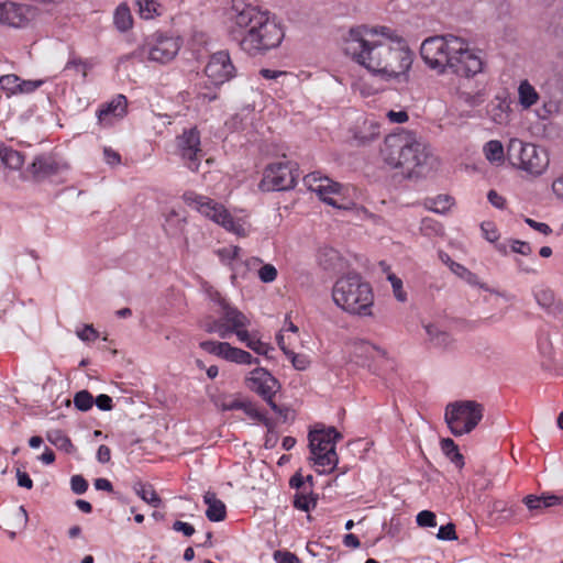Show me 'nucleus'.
Segmentation results:
<instances>
[{
    "mask_svg": "<svg viewBox=\"0 0 563 563\" xmlns=\"http://www.w3.org/2000/svg\"><path fill=\"white\" fill-rule=\"evenodd\" d=\"M511 250L522 255H529L532 252L529 243L518 240L512 241Z\"/></svg>",
    "mask_w": 563,
    "mask_h": 563,
    "instance_id": "nucleus-59",
    "label": "nucleus"
},
{
    "mask_svg": "<svg viewBox=\"0 0 563 563\" xmlns=\"http://www.w3.org/2000/svg\"><path fill=\"white\" fill-rule=\"evenodd\" d=\"M111 459V450L109 446L101 444L97 451V460L100 463H108Z\"/></svg>",
    "mask_w": 563,
    "mask_h": 563,
    "instance_id": "nucleus-63",
    "label": "nucleus"
},
{
    "mask_svg": "<svg viewBox=\"0 0 563 563\" xmlns=\"http://www.w3.org/2000/svg\"><path fill=\"white\" fill-rule=\"evenodd\" d=\"M462 47V37L448 34L426 38L420 47V55L426 65L443 74L450 65L451 57Z\"/></svg>",
    "mask_w": 563,
    "mask_h": 563,
    "instance_id": "nucleus-7",
    "label": "nucleus"
},
{
    "mask_svg": "<svg viewBox=\"0 0 563 563\" xmlns=\"http://www.w3.org/2000/svg\"><path fill=\"white\" fill-rule=\"evenodd\" d=\"M380 156L387 166L399 169L407 178L420 176L430 158L427 146L415 133L405 130L385 137Z\"/></svg>",
    "mask_w": 563,
    "mask_h": 563,
    "instance_id": "nucleus-2",
    "label": "nucleus"
},
{
    "mask_svg": "<svg viewBox=\"0 0 563 563\" xmlns=\"http://www.w3.org/2000/svg\"><path fill=\"white\" fill-rule=\"evenodd\" d=\"M220 261L234 269V263L241 260V249L236 245H229L216 251Z\"/></svg>",
    "mask_w": 563,
    "mask_h": 563,
    "instance_id": "nucleus-38",
    "label": "nucleus"
},
{
    "mask_svg": "<svg viewBox=\"0 0 563 563\" xmlns=\"http://www.w3.org/2000/svg\"><path fill=\"white\" fill-rule=\"evenodd\" d=\"M175 155L190 172H199L206 153L202 148L200 131L196 126L185 129L176 136Z\"/></svg>",
    "mask_w": 563,
    "mask_h": 563,
    "instance_id": "nucleus-14",
    "label": "nucleus"
},
{
    "mask_svg": "<svg viewBox=\"0 0 563 563\" xmlns=\"http://www.w3.org/2000/svg\"><path fill=\"white\" fill-rule=\"evenodd\" d=\"M183 40L169 32L156 31L146 36L139 48L140 55L150 62L167 64L178 54Z\"/></svg>",
    "mask_w": 563,
    "mask_h": 563,
    "instance_id": "nucleus-12",
    "label": "nucleus"
},
{
    "mask_svg": "<svg viewBox=\"0 0 563 563\" xmlns=\"http://www.w3.org/2000/svg\"><path fill=\"white\" fill-rule=\"evenodd\" d=\"M246 386L250 390L261 396L275 412H280L274 401V396L279 387L277 379L265 368L256 367L246 377Z\"/></svg>",
    "mask_w": 563,
    "mask_h": 563,
    "instance_id": "nucleus-16",
    "label": "nucleus"
},
{
    "mask_svg": "<svg viewBox=\"0 0 563 563\" xmlns=\"http://www.w3.org/2000/svg\"><path fill=\"white\" fill-rule=\"evenodd\" d=\"M183 200L187 206L196 209L202 216L220 224L225 230L238 235H244L243 224L236 221L223 205L195 191H186L183 195Z\"/></svg>",
    "mask_w": 563,
    "mask_h": 563,
    "instance_id": "nucleus-11",
    "label": "nucleus"
},
{
    "mask_svg": "<svg viewBox=\"0 0 563 563\" xmlns=\"http://www.w3.org/2000/svg\"><path fill=\"white\" fill-rule=\"evenodd\" d=\"M46 439L51 444L66 453H73L75 451L71 440L62 430L48 431Z\"/></svg>",
    "mask_w": 563,
    "mask_h": 563,
    "instance_id": "nucleus-32",
    "label": "nucleus"
},
{
    "mask_svg": "<svg viewBox=\"0 0 563 563\" xmlns=\"http://www.w3.org/2000/svg\"><path fill=\"white\" fill-rule=\"evenodd\" d=\"M526 223H527L530 228H532V229H534V230L539 231L540 233H542V234H544V235H549V234H551V233H552V229H551L547 223L538 222V221H536V220H533V219H530V218H527V219H526Z\"/></svg>",
    "mask_w": 563,
    "mask_h": 563,
    "instance_id": "nucleus-57",
    "label": "nucleus"
},
{
    "mask_svg": "<svg viewBox=\"0 0 563 563\" xmlns=\"http://www.w3.org/2000/svg\"><path fill=\"white\" fill-rule=\"evenodd\" d=\"M417 523L420 527H435L437 517L434 512L430 510H422L417 515Z\"/></svg>",
    "mask_w": 563,
    "mask_h": 563,
    "instance_id": "nucleus-50",
    "label": "nucleus"
},
{
    "mask_svg": "<svg viewBox=\"0 0 563 563\" xmlns=\"http://www.w3.org/2000/svg\"><path fill=\"white\" fill-rule=\"evenodd\" d=\"M139 14L144 20H151L162 15L163 5L157 0H136Z\"/></svg>",
    "mask_w": 563,
    "mask_h": 563,
    "instance_id": "nucleus-31",
    "label": "nucleus"
},
{
    "mask_svg": "<svg viewBox=\"0 0 563 563\" xmlns=\"http://www.w3.org/2000/svg\"><path fill=\"white\" fill-rule=\"evenodd\" d=\"M75 407L81 411L91 409L93 405V397L87 390L78 391L74 397Z\"/></svg>",
    "mask_w": 563,
    "mask_h": 563,
    "instance_id": "nucleus-45",
    "label": "nucleus"
},
{
    "mask_svg": "<svg viewBox=\"0 0 563 563\" xmlns=\"http://www.w3.org/2000/svg\"><path fill=\"white\" fill-rule=\"evenodd\" d=\"M485 157L494 164H501L505 158L504 146L500 141L492 140L484 145Z\"/></svg>",
    "mask_w": 563,
    "mask_h": 563,
    "instance_id": "nucleus-34",
    "label": "nucleus"
},
{
    "mask_svg": "<svg viewBox=\"0 0 563 563\" xmlns=\"http://www.w3.org/2000/svg\"><path fill=\"white\" fill-rule=\"evenodd\" d=\"M291 363L296 369L305 371L309 365V360L305 355H294Z\"/></svg>",
    "mask_w": 563,
    "mask_h": 563,
    "instance_id": "nucleus-64",
    "label": "nucleus"
},
{
    "mask_svg": "<svg viewBox=\"0 0 563 563\" xmlns=\"http://www.w3.org/2000/svg\"><path fill=\"white\" fill-rule=\"evenodd\" d=\"M317 505V499L313 497L306 495V494H299L297 493L295 495L294 500V507L302 510V511H309L310 509L314 508Z\"/></svg>",
    "mask_w": 563,
    "mask_h": 563,
    "instance_id": "nucleus-46",
    "label": "nucleus"
},
{
    "mask_svg": "<svg viewBox=\"0 0 563 563\" xmlns=\"http://www.w3.org/2000/svg\"><path fill=\"white\" fill-rule=\"evenodd\" d=\"M113 22L120 32H126L133 26V16L126 3H121L114 11Z\"/></svg>",
    "mask_w": 563,
    "mask_h": 563,
    "instance_id": "nucleus-29",
    "label": "nucleus"
},
{
    "mask_svg": "<svg viewBox=\"0 0 563 563\" xmlns=\"http://www.w3.org/2000/svg\"><path fill=\"white\" fill-rule=\"evenodd\" d=\"M44 84V80H20L18 95H27L34 92Z\"/></svg>",
    "mask_w": 563,
    "mask_h": 563,
    "instance_id": "nucleus-49",
    "label": "nucleus"
},
{
    "mask_svg": "<svg viewBox=\"0 0 563 563\" xmlns=\"http://www.w3.org/2000/svg\"><path fill=\"white\" fill-rule=\"evenodd\" d=\"M332 299L342 310L368 317L373 314L374 294L361 275L350 273L340 277L332 288Z\"/></svg>",
    "mask_w": 563,
    "mask_h": 563,
    "instance_id": "nucleus-4",
    "label": "nucleus"
},
{
    "mask_svg": "<svg viewBox=\"0 0 563 563\" xmlns=\"http://www.w3.org/2000/svg\"><path fill=\"white\" fill-rule=\"evenodd\" d=\"M484 416L483 405L474 400H459L445 407V422L455 437L472 432Z\"/></svg>",
    "mask_w": 563,
    "mask_h": 563,
    "instance_id": "nucleus-9",
    "label": "nucleus"
},
{
    "mask_svg": "<svg viewBox=\"0 0 563 563\" xmlns=\"http://www.w3.org/2000/svg\"><path fill=\"white\" fill-rule=\"evenodd\" d=\"M77 334L82 341H93L98 338V332L92 325H86L81 331H78Z\"/></svg>",
    "mask_w": 563,
    "mask_h": 563,
    "instance_id": "nucleus-61",
    "label": "nucleus"
},
{
    "mask_svg": "<svg viewBox=\"0 0 563 563\" xmlns=\"http://www.w3.org/2000/svg\"><path fill=\"white\" fill-rule=\"evenodd\" d=\"M441 449L452 463H454L459 468L463 467V455L460 453L457 445L452 439H443L441 441Z\"/></svg>",
    "mask_w": 563,
    "mask_h": 563,
    "instance_id": "nucleus-37",
    "label": "nucleus"
},
{
    "mask_svg": "<svg viewBox=\"0 0 563 563\" xmlns=\"http://www.w3.org/2000/svg\"><path fill=\"white\" fill-rule=\"evenodd\" d=\"M343 51L354 63L385 80L407 81L415 59L407 41L388 26L351 27Z\"/></svg>",
    "mask_w": 563,
    "mask_h": 563,
    "instance_id": "nucleus-1",
    "label": "nucleus"
},
{
    "mask_svg": "<svg viewBox=\"0 0 563 563\" xmlns=\"http://www.w3.org/2000/svg\"><path fill=\"white\" fill-rule=\"evenodd\" d=\"M386 115H387L388 120L394 123H405L409 119L408 113L406 111L390 110L387 112Z\"/></svg>",
    "mask_w": 563,
    "mask_h": 563,
    "instance_id": "nucleus-60",
    "label": "nucleus"
},
{
    "mask_svg": "<svg viewBox=\"0 0 563 563\" xmlns=\"http://www.w3.org/2000/svg\"><path fill=\"white\" fill-rule=\"evenodd\" d=\"M211 400L213 405L222 411L239 410L242 401V399L235 397L234 395L227 394L213 395Z\"/></svg>",
    "mask_w": 563,
    "mask_h": 563,
    "instance_id": "nucleus-35",
    "label": "nucleus"
},
{
    "mask_svg": "<svg viewBox=\"0 0 563 563\" xmlns=\"http://www.w3.org/2000/svg\"><path fill=\"white\" fill-rule=\"evenodd\" d=\"M205 73L210 81L220 86L235 76V67L227 51H219L212 54L205 67Z\"/></svg>",
    "mask_w": 563,
    "mask_h": 563,
    "instance_id": "nucleus-19",
    "label": "nucleus"
},
{
    "mask_svg": "<svg viewBox=\"0 0 563 563\" xmlns=\"http://www.w3.org/2000/svg\"><path fill=\"white\" fill-rule=\"evenodd\" d=\"M203 501L208 506L206 517L213 522L222 521L227 517V507L212 492H207Z\"/></svg>",
    "mask_w": 563,
    "mask_h": 563,
    "instance_id": "nucleus-25",
    "label": "nucleus"
},
{
    "mask_svg": "<svg viewBox=\"0 0 563 563\" xmlns=\"http://www.w3.org/2000/svg\"><path fill=\"white\" fill-rule=\"evenodd\" d=\"M454 203V199L449 195H439L435 198L428 199L426 207L437 213H445L451 209Z\"/></svg>",
    "mask_w": 563,
    "mask_h": 563,
    "instance_id": "nucleus-36",
    "label": "nucleus"
},
{
    "mask_svg": "<svg viewBox=\"0 0 563 563\" xmlns=\"http://www.w3.org/2000/svg\"><path fill=\"white\" fill-rule=\"evenodd\" d=\"M128 112V99L124 95H117L109 102L102 103L97 110L98 122L102 126H110L121 120Z\"/></svg>",
    "mask_w": 563,
    "mask_h": 563,
    "instance_id": "nucleus-21",
    "label": "nucleus"
},
{
    "mask_svg": "<svg viewBox=\"0 0 563 563\" xmlns=\"http://www.w3.org/2000/svg\"><path fill=\"white\" fill-rule=\"evenodd\" d=\"M209 299L219 307L216 312L219 317L211 316L200 320V328L208 333H216L221 339H228L235 334L239 340L247 336L249 318L238 308L230 305L224 297L214 288L207 289Z\"/></svg>",
    "mask_w": 563,
    "mask_h": 563,
    "instance_id": "nucleus-3",
    "label": "nucleus"
},
{
    "mask_svg": "<svg viewBox=\"0 0 563 563\" xmlns=\"http://www.w3.org/2000/svg\"><path fill=\"white\" fill-rule=\"evenodd\" d=\"M274 560L276 563H300L298 556L289 551H275Z\"/></svg>",
    "mask_w": 563,
    "mask_h": 563,
    "instance_id": "nucleus-53",
    "label": "nucleus"
},
{
    "mask_svg": "<svg viewBox=\"0 0 563 563\" xmlns=\"http://www.w3.org/2000/svg\"><path fill=\"white\" fill-rule=\"evenodd\" d=\"M508 161L516 167L531 175H541L549 166L548 152L519 139H511L507 147Z\"/></svg>",
    "mask_w": 563,
    "mask_h": 563,
    "instance_id": "nucleus-10",
    "label": "nucleus"
},
{
    "mask_svg": "<svg viewBox=\"0 0 563 563\" xmlns=\"http://www.w3.org/2000/svg\"><path fill=\"white\" fill-rule=\"evenodd\" d=\"M437 537L440 540H448V541L456 540L457 536H456V531H455V526L453 523H448V525L441 526L439 528Z\"/></svg>",
    "mask_w": 563,
    "mask_h": 563,
    "instance_id": "nucleus-51",
    "label": "nucleus"
},
{
    "mask_svg": "<svg viewBox=\"0 0 563 563\" xmlns=\"http://www.w3.org/2000/svg\"><path fill=\"white\" fill-rule=\"evenodd\" d=\"M173 529L177 532H183L186 537H191L195 533V528L188 522L184 521H175L173 523Z\"/></svg>",
    "mask_w": 563,
    "mask_h": 563,
    "instance_id": "nucleus-56",
    "label": "nucleus"
},
{
    "mask_svg": "<svg viewBox=\"0 0 563 563\" xmlns=\"http://www.w3.org/2000/svg\"><path fill=\"white\" fill-rule=\"evenodd\" d=\"M522 501L531 512V516H538L543 514L545 509L560 505L562 498L553 494H542L541 496L528 495Z\"/></svg>",
    "mask_w": 563,
    "mask_h": 563,
    "instance_id": "nucleus-23",
    "label": "nucleus"
},
{
    "mask_svg": "<svg viewBox=\"0 0 563 563\" xmlns=\"http://www.w3.org/2000/svg\"><path fill=\"white\" fill-rule=\"evenodd\" d=\"M536 300L543 309L550 313L561 311V302L556 300L554 292L548 288H540L534 294Z\"/></svg>",
    "mask_w": 563,
    "mask_h": 563,
    "instance_id": "nucleus-27",
    "label": "nucleus"
},
{
    "mask_svg": "<svg viewBox=\"0 0 563 563\" xmlns=\"http://www.w3.org/2000/svg\"><path fill=\"white\" fill-rule=\"evenodd\" d=\"M71 490L81 495L88 489V482L81 475H74L70 479Z\"/></svg>",
    "mask_w": 563,
    "mask_h": 563,
    "instance_id": "nucleus-52",
    "label": "nucleus"
},
{
    "mask_svg": "<svg viewBox=\"0 0 563 563\" xmlns=\"http://www.w3.org/2000/svg\"><path fill=\"white\" fill-rule=\"evenodd\" d=\"M481 230L484 238L489 242H495L499 239L498 230L494 222L485 221L481 224Z\"/></svg>",
    "mask_w": 563,
    "mask_h": 563,
    "instance_id": "nucleus-48",
    "label": "nucleus"
},
{
    "mask_svg": "<svg viewBox=\"0 0 563 563\" xmlns=\"http://www.w3.org/2000/svg\"><path fill=\"white\" fill-rule=\"evenodd\" d=\"M0 161L5 167L19 170L24 164V155L5 143L0 142Z\"/></svg>",
    "mask_w": 563,
    "mask_h": 563,
    "instance_id": "nucleus-26",
    "label": "nucleus"
},
{
    "mask_svg": "<svg viewBox=\"0 0 563 563\" xmlns=\"http://www.w3.org/2000/svg\"><path fill=\"white\" fill-rule=\"evenodd\" d=\"M380 134V125L374 120L365 119L357 125L354 131L353 139L357 145H367L378 139Z\"/></svg>",
    "mask_w": 563,
    "mask_h": 563,
    "instance_id": "nucleus-24",
    "label": "nucleus"
},
{
    "mask_svg": "<svg viewBox=\"0 0 563 563\" xmlns=\"http://www.w3.org/2000/svg\"><path fill=\"white\" fill-rule=\"evenodd\" d=\"M341 439L342 434L334 427H323L309 432V448L314 464L321 467L318 470L319 473L329 474L336 467L339 456L335 445Z\"/></svg>",
    "mask_w": 563,
    "mask_h": 563,
    "instance_id": "nucleus-6",
    "label": "nucleus"
},
{
    "mask_svg": "<svg viewBox=\"0 0 563 563\" xmlns=\"http://www.w3.org/2000/svg\"><path fill=\"white\" fill-rule=\"evenodd\" d=\"M277 269L272 264H264L258 268V278L263 283H273L277 278Z\"/></svg>",
    "mask_w": 563,
    "mask_h": 563,
    "instance_id": "nucleus-47",
    "label": "nucleus"
},
{
    "mask_svg": "<svg viewBox=\"0 0 563 563\" xmlns=\"http://www.w3.org/2000/svg\"><path fill=\"white\" fill-rule=\"evenodd\" d=\"M269 12L244 0H232L227 11L228 32L230 37L241 47L242 38L251 34Z\"/></svg>",
    "mask_w": 563,
    "mask_h": 563,
    "instance_id": "nucleus-5",
    "label": "nucleus"
},
{
    "mask_svg": "<svg viewBox=\"0 0 563 563\" xmlns=\"http://www.w3.org/2000/svg\"><path fill=\"white\" fill-rule=\"evenodd\" d=\"M199 346L205 352L216 355L218 357H221L228 362L236 363V364H244V365H252V364H258V358H255L249 353L247 351H244L242 349L232 346L228 342H219V341H202L199 343Z\"/></svg>",
    "mask_w": 563,
    "mask_h": 563,
    "instance_id": "nucleus-18",
    "label": "nucleus"
},
{
    "mask_svg": "<svg viewBox=\"0 0 563 563\" xmlns=\"http://www.w3.org/2000/svg\"><path fill=\"white\" fill-rule=\"evenodd\" d=\"M487 198L488 201L498 209H504L506 207V199L496 190H489Z\"/></svg>",
    "mask_w": 563,
    "mask_h": 563,
    "instance_id": "nucleus-54",
    "label": "nucleus"
},
{
    "mask_svg": "<svg viewBox=\"0 0 563 563\" xmlns=\"http://www.w3.org/2000/svg\"><path fill=\"white\" fill-rule=\"evenodd\" d=\"M426 332L430 339L431 342H433L437 346H443L446 347L451 343V336L449 333L440 331L435 325L433 324H427L424 327Z\"/></svg>",
    "mask_w": 563,
    "mask_h": 563,
    "instance_id": "nucleus-39",
    "label": "nucleus"
},
{
    "mask_svg": "<svg viewBox=\"0 0 563 563\" xmlns=\"http://www.w3.org/2000/svg\"><path fill=\"white\" fill-rule=\"evenodd\" d=\"M539 93L528 81L522 80L518 87V100L522 109H529L539 101Z\"/></svg>",
    "mask_w": 563,
    "mask_h": 563,
    "instance_id": "nucleus-28",
    "label": "nucleus"
},
{
    "mask_svg": "<svg viewBox=\"0 0 563 563\" xmlns=\"http://www.w3.org/2000/svg\"><path fill=\"white\" fill-rule=\"evenodd\" d=\"M103 155L109 165H119L121 163V155L111 147H104Z\"/></svg>",
    "mask_w": 563,
    "mask_h": 563,
    "instance_id": "nucleus-58",
    "label": "nucleus"
},
{
    "mask_svg": "<svg viewBox=\"0 0 563 563\" xmlns=\"http://www.w3.org/2000/svg\"><path fill=\"white\" fill-rule=\"evenodd\" d=\"M252 30L249 36L242 38L240 47L250 56L263 55L276 48L285 36L283 27L271 16V13L262 22H257V27Z\"/></svg>",
    "mask_w": 563,
    "mask_h": 563,
    "instance_id": "nucleus-8",
    "label": "nucleus"
},
{
    "mask_svg": "<svg viewBox=\"0 0 563 563\" xmlns=\"http://www.w3.org/2000/svg\"><path fill=\"white\" fill-rule=\"evenodd\" d=\"M460 77H474L483 69L482 58L468 47V43L462 38V47L451 57L449 68Z\"/></svg>",
    "mask_w": 563,
    "mask_h": 563,
    "instance_id": "nucleus-17",
    "label": "nucleus"
},
{
    "mask_svg": "<svg viewBox=\"0 0 563 563\" xmlns=\"http://www.w3.org/2000/svg\"><path fill=\"white\" fill-rule=\"evenodd\" d=\"M90 67V64L88 60L82 59L81 57L77 56L76 54H70L64 70H74L75 73H81L82 77H87V70Z\"/></svg>",
    "mask_w": 563,
    "mask_h": 563,
    "instance_id": "nucleus-42",
    "label": "nucleus"
},
{
    "mask_svg": "<svg viewBox=\"0 0 563 563\" xmlns=\"http://www.w3.org/2000/svg\"><path fill=\"white\" fill-rule=\"evenodd\" d=\"M240 341L258 355L268 357L269 352L274 351V347L268 343L262 342L260 339L252 336L249 332L246 339Z\"/></svg>",
    "mask_w": 563,
    "mask_h": 563,
    "instance_id": "nucleus-40",
    "label": "nucleus"
},
{
    "mask_svg": "<svg viewBox=\"0 0 563 563\" xmlns=\"http://www.w3.org/2000/svg\"><path fill=\"white\" fill-rule=\"evenodd\" d=\"M303 183L310 191L316 192L325 203L338 209H347L350 203L346 195L347 188L343 185L333 181L319 172L306 175Z\"/></svg>",
    "mask_w": 563,
    "mask_h": 563,
    "instance_id": "nucleus-13",
    "label": "nucleus"
},
{
    "mask_svg": "<svg viewBox=\"0 0 563 563\" xmlns=\"http://www.w3.org/2000/svg\"><path fill=\"white\" fill-rule=\"evenodd\" d=\"M387 279L391 284L395 298L400 302L407 301V292L404 289L402 280L399 277H397L394 273H389L387 275Z\"/></svg>",
    "mask_w": 563,
    "mask_h": 563,
    "instance_id": "nucleus-44",
    "label": "nucleus"
},
{
    "mask_svg": "<svg viewBox=\"0 0 563 563\" xmlns=\"http://www.w3.org/2000/svg\"><path fill=\"white\" fill-rule=\"evenodd\" d=\"M18 485L24 487L26 489H31L33 487V481L26 472H22L18 470L16 472Z\"/></svg>",
    "mask_w": 563,
    "mask_h": 563,
    "instance_id": "nucleus-62",
    "label": "nucleus"
},
{
    "mask_svg": "<svg viewBox=\"0 0 563 563\" xmlns=\"http://www.w3.org/2000/svg\"><path fill=\"white\" fill-rule=\"evenodd\" d=\"M95 402H96V406L100 410H104V411L111 410L113 407L112 398L106 394H101V395L97 396Z\"/></svg>",
    "mask_w": 563,
    "mask_h": 563,
    "instance_id": "nucleus-55",
    "label": "nucleus"
},
{
    "mask_svg": "<svg viewBox=\"0 0 563 563\" xmlns=\"http://www.w3.org/2000/svg\"><path fill=\"white\" fill-rule=\"evenodd\" d=\"M33 18V10L25 4L11 1L0 2V23L22 27Z\"/></svg>",
    "mask_w": 563,
    "mask_h": 563,
    "instance_id": "nucleus-20",
    "label": "nucleus"
},
{
    "mask_svg": "<svg viewBox=\"0 0 563 563\" xmlns=\"http://www.w3.org/2000/svg\"><path fill=\"white\" fill-rule=\"evenodd\" d=\"M136 495L154 508L162 506V499L151 484H139L135 487Z\"/></svg>",
    "mask_w": 563,
    "mask_h": 563,
    "instance_id": "nucleus-33",
    "label": "nucleus"
},
{
    "mask_svg": "<svg viewBox=\"0 0 563 563\" xmlns=\"http://www.w3.org/2000/svg\"><path fill=\"white\" fill-rule=\"evenodd\" d=\"M68 165L53 154H42L34 158L30 170L37 180L48 178L67 169Z\"/></svg>",
    "mask_w": 563,
    "mask_h": 563,
    "instance_id": "nucleus-22",
    "label": "nucleus"
},
{
    "mask_svg": "<svg viewBox=\"0 0 563 563\" xmlns=\"http://www.w3.org/2000/svg\"><path fill=\"white\" fill-rule=\"evenodd\" d=\"M450 269L452 273H454L456 276L465 280L470 285H477L478 284V277L476 274L472 273L468 268H466L464 265L451 262Z\"/></svg>",
    "mask_w": 563,
    "mask_h": 563,
    "instance_id": "nucleus-43",
    "label": "nucleus"
},
{
    "mask_svg": "<svg viewBox=\"0 0 563 563\" xmlns=\"http://www.w3.org/2000/svg\"><path fill=\"white\" fill-rule=\"evenodd\" d=\"M299 177L297 164L291 161L269 164L263 173L260 188L264 191L288 190Z\"/></svg>",
    "mask_w": 563,
    "mask_h": 563,
    "instance_id": "nucleus-15",
    "label": "nucleus"
},
{
    "mask_svg": "<svg viewBox=\"0 0 563 563\" xmlns=\"http://www.w3.org/2000/svg\"><path fill=\"white\" fill-rule=\"evenodd\" d=\"M21 78L15 74H8L0 77V89L3 90L7 97L18 95V89Z\"/></svg>",
    "mask_w": 563,
    "mask_h": 563,
    "instance_id": "nucleus-41",
    "label": "nucleus"
},
{
    "mask_svg": "<svg viewBox=\"0 0 563 563\" xmlns=\"http://www.w3.org/2000/svg\"><path fill=\"white\" fill-rule=\"evenodd\" d=\"M239 410H243L244 413L252 420L263 423L267 427L268 431H272L274 426L271 419L263 413L253 402L249 400H242Z\"/></svg>",
    "mask_w": 563,
    "mask_h": 563,
    "instance_id": "nucleus-30",
    "label": "nucleus"
}]
</instances>
